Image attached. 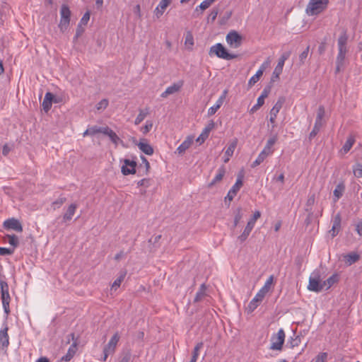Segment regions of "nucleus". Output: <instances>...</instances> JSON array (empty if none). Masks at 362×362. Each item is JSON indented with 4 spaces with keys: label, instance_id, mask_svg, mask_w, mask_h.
Segmentation results:
<instances>
[{
    "label": "nucleus",
    "instance_id": "nucleus-5",
    "mask_svg": "<svg viewBox=\"0 0 362 362\" xmlns=\"http://www.w3.org/2000/svg\"><path fill=\"white\" fill-rule=\"evenodd\" d=\"M60 22L59 28L62 32H64L67 30L70 23L71 11L69 6L66 4H63L60 9Z\"/></svg>",
    "mask_w": 362,
    "mask_h": 362
},
{
    "label": "nucleus",
    "instance_id": "nucleus-25",
    "mask_svg": "<svg viewBox=\"0 0 362 362\" xmlns=\"http://www.w3.org/2000/svg\"><path fill=\"white\" fill-rule=\"evenodd\" d=\"M345 190V185L343 182L339 183L334 189L333 194L334 196V202H337L343 195Z\"/></svg>",
    "mask_w": 362,
    "mask_h": 362
},
{
    "label": "nucleus",
    "instance_id": "nucleus-33",
    "mask_svg": "<svg viewBox=\"0 0 362 362\" xmlns=\"http://www.w3.org/2000/svg\"><path fill=\"white\" fill-rule=\"evenodd\" d=\"M206 286L205 284H202L200 286L199 291L196 293V296H195V298L194 300V301L195 303L202 300L203 298L206 296Z\"/></svg>",
    "mask_w": 362,
    "mask_h": 362
},
{
    "label": "nucleus",
    "instance_id": "nucleus-36",
    "mask_svg": "<svg viewBox=\"0 0 362 362\" xmlns=\"http://www.w3.org/2000/svg\"><path fill=\"white\" fill-rule=\"evenodd\" d=\"M278 136L277 134H274L267 141V144L264 146V149H266L267 151H269L272 153L273 151L272 149V146L274 145V144L277 141Z\"/></svg>",
    "mask_w": 362,
    "mask_h": 362
},
{
    "label": "nucleus",
    "instance_id": "nucleus-12",
    "mask_svg": "<svg viewBox=\"0 0 362 362\" xmlns=\"http://www.w3.org/2000/svg\"><path fill=\"white\" fill-rule=\"evenodd\" d=\"M123 163L124 165L121 168V172L124 175L136 173V167L137 165L136 161L124 159Z\"/></svg>",
    "mask_w": 362,
    "mask_h": 362
},
{
    "label": "nucleus",
    "instance_id": "nucleus-9",
    "mask_svg": "<svg viewBox=\"0 0 362 362\" xmlns=\"http://www.w3.org/2000/svg\"><path fill=\"white\" fill-rule=\"evenodd\" d=\"M285 339V332L283 329H280L276 335H273L271 339L270 349L280 351L282 349Z\"/></svg>",
    "mask_w": 362,
    "mask_h": 362
},
{
    "label": "nucleus",
    "instance_id": "nucleus-64",
    "mask_svg": "<svg viewBox=\"0 0 362 362\" xmlns=\"http://www.w3.org/2000/svg\"><path fill=\"white\" fill-rule=\"evenodd\" d=\"M356 231L357 232V233L361 236L362 235V221H359L356 224Z\"/></svg>",
    "mask_w": 362,
    "mask_h": 362
},
{
    "label": "nucleus",
    "instance_id": "nucleus-47",
    "mask_svg": "<svg viewBox=\"0 0 362 362\" xmlns=\"http://www.w3.org/2000/svg\"><path fill=\"white\" fill-rule=\"evenodd\" d=\"M327 358V354L326 352L320 353L316 357L313 359L312 362H325Z\"/></svg>",
    "mask_w": 362,
    "mask_h": 362
},
{
    "label": "nucleus",
    "instance_id": "nucleus-44",
    "mask_svg": "<svg viewBox=\"0 0 362 362\" xmlns=\"http://www.w3.org/2000/svg\"><path fill=\"white\" fill-rule=\"evenodd\" d=\"M353 172L355 177L358 178L362 177V164L356 163L353 166Z\"/></svg>",
    "mask_w": 362,
    "mask_h": 362
},
{
    "label": "nucleus",
    "instance_id": "nucleus-49",
    "mask_svg": "<svg viewBox=\"0 0 362 362\" xmlns=\"http://www.w3.org/2000/svg\"><path fill=\"white\" fill-rule=\"evenodd\" d=\"M84 25H81V24L78 23L76 28V35L74 37V42L76 41L79 37H81L83 33L85 31V28H83Z\"/></svg>",
    "mask_w": 362,
    "mask_h": 362
},
{
    "label": "nucleus",
    "instance_id": "nucleus-3",
    "mask_svg": "<svg viewBox=\"0 0 362 362\" xmlns=\"http://www.w3.org/2000/svg\"><path fill=\"white\" fill-rule=\"evenodd\" d=\"M216 54L218 58L230 60L237 57L236 54H230L221 43H217L210 48L209 54Z\"/></svg>",
    "mask_w": 362,
    "mask_h": 362
},
{
    "label": "nucleus",
    "instance_id": "nucleus-26",
    "mask_svg": "<svg viewBox=\"0 0 362 362\" xmlns=\"http://www.w3.org/2000/svg\"><path fill=\"white\" fill-rule=\"evenodd\" d=\"M104 134L108 136L112 142L115 145H117L119 141L122 142L117 134L108 127H105Z\"/></svg>",
    "mask_w": 362,
    "mask_h": 362
},
{
    "label": "nucleus",
    "instance_id": "nucleus-57",
    "mask_svg": "<svg viewBox=\"0 0 362 362\" xmlns=\"http://www.w3.org/2000/svg\"><path fill=\"white\" fill-rule=\"evenodd\" d=\"M289 343L291 348L298 346L300 344V337L299 336H296L295 338L291 339Z\"/></svg>",
    "mask_w": 362,
    "mask_h": 362
},
{
    "label": "nucleus",
    "instance_id": "nucleus-50",
    "mask_svg": "<svg viewBox=\"0 0 362 362\" xmlns=\"http://www.w3.org/2000/svg\"><path fill=\"white\" fill-rule=\"evenodd\" d=\"M105 127H99L98 126H93L89 127L90 135H95L98 133H102L104 134Z\"/></svg>",
    "mask_w": 362,
    "mask_h": 362
},
{
    "label": "nucleus",
    "instance_id": "nucleus-6",
    "mask_svg": "<svg viewBox=\"0 0 362 362\" xmlns=\"http://www.w3.org/2000/svg\"><path fill=\"white\" fill-rule=\"evenodd\" d=\"M0 286H1V301L4 312L6 314H9L10 308H9V303L11 300V297L8 293V285L4 281H0Z\"/></svg>",
    "mask_w": 362,
    "mask_h": 362
},
{
    "label": "nucleus",
    "instance_id": "nucleus-61",
    "mask_svg": "<svg viewBox=\"0 0 362 362\" xmlns=\"http://www.w3.org/2000/svg\"><path fill=\"white\" fill-rule=\"evenodd\" d=\"M218 11L217 8H213L209 15L208 18L211 19V21H214L217 17Z\"/></svg>",
    "mask_w": 362,
    "mask_h": 362
},
{
    "label": "nucleus",
    "instance_id": "nucleus-11",
    "mask_svg": "<svg viewBox=\"0 0 362 362\" xmlns=\"http://www.w3.org/2000/svg\"><path fill=\"white\" fill-rule=\"evenodd\" d=\"M8 330V325L6 323H4V327L0 330V351H3L4 354H6L9 345Z\"/></svg>",
    "mask_w": 362,
    "mask_h": 362
},
{
    "label": "nucleus",
    "instance_id": "nucleus-2",
    "mask_svg": "<svg viewBox=\"0 0 362 362\" xmlns=\"http://www.w3.org/2000/svg\"><path fill=\"white\" fill-rule=\"evenodd\" d=\"M328 3L329 0H310L305 11L309 16L317 15L327 8Z\"/></svg>",
    "mask_w": 362,
    "mask_h": 362
},
{
    "label": "nucleus",
    "instance_id": "nucleus-52",
    "mask_svg": "<svg viewBox=\"0 0 362 362\" xmlns=\"http://www.w3.org/2000/svg\"><path fill=\"white\" fill-rule=\"evenodd\" d=\"M185 44L187 46H190V48L194 45V38L190 32H188L185 36Z\"/></svg>",
    "mask_w": 362,
    "mask_h": 362
},
{
    "label": "nucleus",
    "instance_id": "nucleus-16",
    "mask_svg": "<svg viewBox=\"0 0 362 362\" xmlns=\"http://www.w3.org/2000/svg\"><path fill=\"white\" fill-rule=\"evenodd\" d=\"M265 296L262 295L260 292H257L254 298L250 302L247 307V310L248 313H252L259 305V303L263 300Z\"/></svg>",
    "mask_w": 362,
    "mask_h": 362
},
{
    "label": "nucleus",
    "instance_id": "nucleus-54",
    "mask_svg": "<svg viewBox=\"0 0 362 362\" xmlns=\"http://www.w3.org/2000/svg\"><path fill=\"white\" fill-rule=\"evenodd\" d=\"M77 346H78V339H76L73 343L71 345V346L69 347V350H68V354L72 355L73 356H74V354H76V351H77Z\"/></svg>",
    "mask_w": 362,
    "mask_h": 362
},
{
    "label": "nucleus",
    "instance_id": "nucleus-55",
    "mask_svg": "<svg viewBox=\"0 0 362 362\" xmlns=\"http://www.w3.org/2000/svg\"><path fill=\"white\" fill-rule=\"evenodd\" d=\"M14 252V249L7 247H0V255H11Z\"/></svg>",
    "mask_w": 362,
    "mask_h": 362
},
{
    "label": "nucleus",
    "instance_id": "nucleus-60",
    "mask_svg": "<svg viewBox=\"0 0 362 362\" xmlns=\"http://www.w3.org/2000/svg\"><path fill=\"white\" fill-rule=\"evenodd\" d=\"M272 83H270L269 85L267 86L264 90H262V93H261V96H263L264 98H267L269 94L271 92V89H272Z\"/></svg>",
    "mask_w": 362,
    "mask_h": 362
},
{
    "label": "nucleus",
    "instance_id": "nucleus-58",
    "mask_svg": "<svg viewBox=\"0 0 362 362\" xmlns=\"http://www.w3.org/2000/svg\"><path fill=\"white\" fill-rule=\"evenodd\" d=\"M153 123L151 121H146V124L144 127L141 128V131L143 134H146L148 132H150V130L152 129Z\"/></svg>",
    "mask_w": 362,
    "mask_h": 362
},
{
    "label": "nucleus",
    "instance_id": "nucleus-46",
    "mask_svg": "<svg viewBox=\"0 0 362 362\" xmlns=\"http://www.w3.org/2000/svg\"><path fill=\"white\" fill-rule=\"evenodd\" d=\"M325 115V107L322 105H320L317 109L315 121L322 122V119H323Z\"/></svg>",
    "mask_w": 362,
    "mask_h": 362
},
{
    "label": "nucleus",
    "instance_id": "nucleus-34",
    "mask_svg": "<svg viewBox=\"0 0 362 362\" xmlns=\"http://www.w3.org/2000/svg\"><path fill=\"white\" fill-rule=\"evenodd\" d=\"M274 282V276L273 275H271L268 279L266 281L264 285L263 286V287L259 291V292H260L262 295H264V296H266V294L269 292V289H270V287H271V285L273 284Z\"/></svg>",
    "mask_w": 362,
    "mask_h": 362
},
{
    "label": "nucleus",
    "instance_id": "nucleus-28",
    "mask_svg": "<svg viewBox=\"0 0 362 362\" xmlns=\"http://www.w3.org/2000/svg\"><path fill=\"white\" fill-rule=\"evenodd\" d=\"M355 143V138L354 136L350 135L344 146H342L341 151H342L344 153H347L350 149L352 148L353 145Z\"/></svg>",
    "mask_w": 362,
    "mask_h": 362
},
{
    "label": "nucleus",
    "instance_id": "nucleus-22",
    "mask_svg": "<svg viewBox=\"0 0 362 362\" xmlns=\"http://www.w3.org/2000/svg\"><path fill=\"white\" fill-rule=\"evenodd\" d=\"M347 266H351L360 259V255L356 252H351L343 256Z\"/></svg>",
    "mask_w": 362,
    "mask_h": 362
},
{
    "label": "nucleus",
    "instance_id": "nucleus-37",
    "mask_svg": "<svg viewBox=\"0 0 362 362\" xmlns=\"http://www.w3.org/2000/svg\"><path fill=\"white\" fill-rule=\"evenodd\" d=\"M262 71L258 70L256 74L252 76L249 81H248V86L249 88L252 87L260 78V77L262 76Z\"/></svg>",
    "mask_w": 362,
    "mask_h": 362
},
{
    "label": "nucleus",
    "instance_id": "nucleus-1",
    "mask_svg": "<svg viewBox=\"0 0 362 362\" xmlns=\"http://www.w3.org/2000/svg\"><path fill=\"white\" fill-rule=\"evenodd\" d=\"M348 40V36L346 32H343L338 39V49L339 52L337 57L336 60V74L340 72L341 68L344 66L345 57L346 54V42Z\"/></svg>",
    "mask_w": 362,
    "mask_h": 362
},
{
    "label": "nucleus",
    "instance_id": "nucleus-51",
    "mask_svg": "<svg viewBox=\"0 0 362 362\" xmlns=\"http://www.w3.org/2000/svg\"><path fill=\"white\" fill-rule=\"evenodd\" d=\"M309 49L310 47L308 46L306 49L299 55V62L300 65L304 64L305 60L308 56Z\"/></svg>",
    "mask_w": 362,
    "mask_h": 362
},
{
    "label": "nucleus",
    "instance_id": "nucleus-10",
    "mask_svg": "<svg viewBox=\"0 0 362 362\" xmlns=\"http://www.w3.org/2000/svg\"><path fill=\"white\" fill-rule=\"evenodd\" d=\"M226 40L227 43L233 48H238L242 44V36L235 30L229 32Z\"/></svg>",
    "mask_w": 362,
    "mask_h": 362
},
{
    "label": "nucleus",
    "instance_id": "nucleus-19",
    "mask_svg": "<svg viewBox=\"0 0 362 362\" xmlns=\"http://www.w3.org/2000/svg\"><path fill=\"white\" fill-rule=\"evenodd\" d=\"M227 93V90H223L222 95L217 100L216 104L208 110V116H212L221 107V106L223 103V101L226 97Z\"/></svg>",
    "mask_w": 362,
    "mask_h": 362
},
{
    "label": "nucleus",
    "instance_id": "nucleus-39",
    "mask_svg": "<svg viewBox=\"0 0 362 362\" xmlns=\"http://www.w3.org/2000/svg\"><path fill=\"white\" fill-rule=\"evenodd\" d=\"M148 114V109H146L145 110H140L139 115H137L136 118L135 119L134 124L136 125L139 124L145 119V117H146V115Z\"/></svg>",
    "mask_w": 362,
    "mask_h": 362
},
{
    "label": "nucleus",
    "instance_id": "nucleus-31",
    "mask_svg": "<svg viewBox=\"0 0 362 362\" xmlns=\"http://www.w3.org/2000/svg\"><path fill=\"white\" fill-rule=\"evenodd\" d=\"M225 173V168L223 167L220 168L218 170V173L216 174L215 177L212 180L211 182L209 183L208 187L210 188L213 187L214 185H216V182L221 181L223 179Z\"/></svg>",
    "mask_w": 362,
    "mask_h": 362
},
{
    "label": "nucleus",
    "instance_id": "nucleus-53",
    "mask_svg": "<svg viewBox=\"0 0 362 362\" xmlns=\"http://www.w3.org/2000/svg\"><path fill=\"white\" fill-rule=\"evenodd\" d=\"M214 1L215 0H204L200 4L199 8L202 11L206 10L214 3Z\"/></svg>",
    "mask_w": 362,
    "mask_h": 362
},
{
    "label": "nucleus",
    "instance_id": "nucleus-13",
    "mask_svg": "<svg viewBox=\"0 0 362 362\" xmlns=\"http://www.w3.org/2000/svg\"><path fill=\"white\" fill-rule=\"evenodd\" d=\"M4 228L7 230H13L16 232H22L23 226L21 222L15 218H11L6 220L3 223Z\"/></svg>",
    "mask_w": 362,
    "mask_h": 362
},
{
    "label": "nucleus",
    "instance_id": "nucleus-41",
    "mask_svg": "<svg viewBox=\"0 0 362 362\" xmlns=\"http://www.w3.org/2000/svg\"><path fill=\"white\" fill-rule=\"evenodd\" d=\"M291 54V51H288V52L283 53L282 55L281 56V57L279 58L276 66L283 69L285 61L289 58Z\"/></svg>",
    "mask_w": 362,
    "mask_h": 362
},
{
    "label": "nucleus",
    "instance_id": "nucleus-8",
    "mask_svg": "<svg viewBox=\"0 0 362 362\" xmlns=\"http://www.w3.org/2000/svg\"><path fill=\"white\" fill-rule=\"evenodd\" d=\"M324 288L323 282H321L319 272H314L309 278L308 288L310 291L320 292Z\"/></svg>",
    "mask_w": 362,
    "mask_h": 362
},
{
    "label": "nucleus",
    "instance_id": "nucleus-48",
    "mask_svg": "<svg viewBox=\"0 0 362 362\" xmlns=\"http://www.w3.org/2000/svg\"><path fill=\"white\" fill-rule=\"evenodd\" d=\"M66 202V198L60 197L57 199H56L54 202H52V206L54 209H56L57 208H59L64 203Z\"/></svg>",
    "mask_w": 362,
    "mask_h": 362
},
{
    "label": "nucleus",
    "instance_id": "nucleus-20",
    "mask_svg": "<svg viewBox=\"0 0 362 362\" xmlns=\"http://www.w3.org/2000/svg\"><path fill=\"white\" fill-rule=\"evenodd\" d=\"M54 99V95L50 92H47L45 93L43 102H42V107L45 112H47L52 107V103L54 101L57 103V101Z\"/></svg>",
    "mask_w": 362,
    "mask_h": 362
},
{
    "label": "nucleus",
    "instance_id": "nucleus-59",
    "mask_svg": "<svg viewBox=\"0 0 362 362\" xmlns=\"http://www.w3.org/2000/svg\"><path fill=\"white\" fill-rule=\"evenodd\" d=\"M108 105V100L107 99H103L100 100L97 105V110H100L102 109H105Z\"/></svg>",
    "mask_w": 362,
    "mask_h": 362
},
{
    "label": "nucleus",
    "instance_id": "nucleus-7",
    "mask_svg": "<svg viewBox=\"0 0 362 362\" xmlns=\"http://www.w3.org/2000/svg\"><path fill=\"white\" fill-rule=\"evenodd\" d=\"M119 338L120 337L118 332L115 333L114 335L111 337L107 344L105 346L103 349V361H105L107 360L109 355L113 354L115 353Z\"/></svg>",
    "mask_w": 362,
    "mask_h": 362
},
{
    "label": "nucleus",
    "instance_id": "nucleus-32",
    "mask_svg": "<svg viewBox=\"0 0 362 362\" xmlns=\"http://www.w3.org/2000/svg\"><path fill=\"white\" fill-rule=\"evenodd\" d=\"M236 145H237V141H234L227 148V149L225 152V156H224V160H223L224 163L228 162V160H230V157H231L233 154V152L235 151Z\"/></svg>",
    "mask_w": 362,
    "mask_h": 362
},
{
    "label": "nucleus",
    "instance_id": "nucleus-17",
    "mask_svg": "<svg viewBox=\"0 0 362 362\" xmlns=\"http://www.w3.org/2000/svg\"><path fill=\"white\" fill-rule=\"evenodd\" d=\"M341 217L339 214L335 215L332 220V227L329 233L332 238H334L341 230Z\"/></svg>",
    "mask_w": 362,
    "mask_h": 362
},
{
    "label": "nucleus",
    "instance_id": "nucleus-42",
    "mask_svg": "<svg viewBox=\"0 0 362 362\" xmlns=\"http://www.w3.org/2000/svg\"><path fill=\"white\" fill-rule=\"evenodd\" d=\"M204 344L202 341H200L196 344V346L194 348V350L192 351V360H194L197 361L198 356H199V350L203 347Z\"/></svg>",
    "mask_w": 362,
    "mask_h": 362
},
{
    "label": "nucleus",
    "instance_id": "nucleus-56",
    "mask_svg": "<svg viewBox=\"0 0 362 362\" xmlns=\"http://www.w3.org/2000/svg\"><path fill=\"white\" fill-rule=\"evenodd\" d=\"M89 19H90V12L86 11L83 14V17L81 18V19L79 22V24H81V25H86Z\"/></svg>",
    "mask_w": 362,
    "mask_h": 362
},
{
    "label": "nucleus",
    "instance_id": "nucleus-24",
    "mask_svg": "<svg viewBox=\"0 0 362 362\" xmlns=\"http://www.w3.org/2000/svg\"><path fill=\"white\" fill-rule=\"evenodd\" d=\"M171 0H161L156 8L155 13L158 18L163 15L165 8L170 5Z\"/></svg>",
    "mask_w": 362,
    "mask_h": 362
},
{
    "label": "nucleus",
    "instance_id": "nucleus-35",
    "mask_svg": "<svg viewBox=\"0 0 362 362\" xmlns=\"http://www.w3.org/2000/svg\"><path fill=\"white\" fill-rule=\"evenodd\" d=\"M5 239L8 241V243L13 246L12 249H15L19 245V240L17 235H6Z\"/></svg>",
    "mask_w": 362,
    "mask_h": 362
},
{
    "label": "nucleus",
    "instance_id": "nucleus-27",
    "mask_svg": "<svg viewBox=\"0 0 362 362\" xmlns=\"http://www.w3.org/2000/svg\"><path fill=\"white\" fill-rule=\"evenodd\" d=\"M137 146L146 155L151 156L153 153V147L148 143L140 141Z\"/></svg>",
    "mask_w": 362,
    "mask_h": 362
},
{
    "label": "nucleus",
    "instance_id": "nucleus-21",
    "mask_svg": "<svg viewBox=\"0 0 362 362\" xmlns=\"http://www.w3.org/2000/svg\"><path fill=\"white\" fill-rule=\"evenodd\" d=\"M182 84L183 83L182 81L177 83H174L173 85L168 87L166 90L163 93H162L160 96L162 98H167L169 95L178 92L182 88Z\"/></svg>",
    "mask_w": 362,
    "mask_h": 362
},
{
    "label": "nucleus",
    "instance_id": "nucleus-62",
    "mask_svg": "<svg viewBox=\"0 0 362 362\" xmlns=\"http://www.w3.org/2000/svg\"><path fill=\"white\" fill-rule=\"evenodd\" d=\"M138 186H145L148 187L150 185V180L149 179H142L137 182Z\"/></svg>",
    "mask_w": 362,
    "mask_h": 362
},
{
    "label": "nucleus",
    "instance_id": "nucleus-45",
    "mask_svg": "<svg viewBox=\"0 0 362 362\" xmlns=\"http://www.w3.org/2000/svg\"><path fill=\"white\" fill-rule=\"evenodd\" d=\"M126 276V272H124L123 273H122L115 280V281L113 282L112 285V288H115V289H117L118 287H119L121 283L123 281L124 277Z\"/></svg>",
    "mask_w": 362,
    "mask_h": 362
},
{
    "label": "nucleus",
    "instance_id": "nucleus-18",
    "mask_svg": "<svg viewBox=\"0 0 362 362\" xmlns=\"http://www.w3.org/2000/svg\"><path fill=\"white\" fill-rule=\"evenodd\" d=\"M214 127L215 123L214 122L213 120H211L206 126V127L204 129L202 134L197 139V141L200 144L204 143V141L208 138L210 132L214 128Z\"/></svg>",
    "mask_w": 362,
    "mask_h": 362
},
{
    "label": "nucleus",
    "instance_id": "nucleus-43",
    "mask_svg": "<svg viewBox=\"0 0 362 362\" xmlns=\"http://www.w3.org/2000/svg\"><path fill=\"white\" fill-rule=\"evenodd\" d=\"M282 71H283L282 68L279 67L277 66L275 67V69L273 71L272 76L271 77L270 83L275 82L276 80H278L279 78V76L282 73Z\"/></svg>",
    "mask_w": 362,
    "mask_h": 362
},
{
    "label": "nucleus",
    "instance_id": "nucleus-23",
    "mask_svg": "<svg viewBox=\"0 0 362 362\" xmlns=\"http://www.w3.org/2000/svg\"><path fill=\"white\" fill-rule=\"evenodd\" d=\"M78 205L75 203L71 204L66 213L63 215V221L66 222L71 221L76 212Z\"/></svg>",
    "mask_w": 362,
    "mask_h": 362
},
{
    "label": "nucleus",
    "instance_id": "nucleus-14",
    "mask_svg": "<svg viewBox=\"0 0 362 362\" xmlns=\"http://www.w3.org/2000/svg\"><path fill=\"white\" fill-rule=\"evenodd\" d=\"M284 102H285V98L279 97L278 100L274 105V107L272 108V110L270 111V118H269V121L271 123H272V124L275 123L277 114L281 109Z\"/></svg>",
    "mask_w": 362,
    "mask_h": 362
},
{
    "label": "nucleus",
    "instance_id": "nucleus-15",
    "mask_svg": "<svg viewBox=\"0 0 362 362\" xmlns=\"http://www.w3.org/2000/svg\"><path fill=\"white\" fill-rule=\"evenodd\" d=\"M243 175H239L236 182L235 185L232 187V188L229 190L228 192L226 197H225V199H228L229 202H231L235 196H236L238 192L240 190L241 187L243 186Z\"/></svg>",
    "mask_w": 362,
    "mask_h": 362
},
{
    "label": "nucleus",
    "instance_id": "nucleus-29",
    "mask_svg": "<svg viewBox=\"0 0 362 362\" xmlns=\"http://www.w3.org/2000/svg\"><path fill=\"white\" fill-rule=\"evenodd\" d=\"M192 144V139L189 137L187 138L177 148V152L179 154H182L187 150Z\"/></svg>",
    "mask_w": 362,
    "mask_h": 362
},
{
    "label": "nucleus",
    "instance_id": "nucleus-63",
    "mask_svg": "<svg viewBox=\"0 0 362 362\" xmlns=\"http://www.w3.org/2000/svg\"><path fill=\"white\" fill-rule=\"evenodd\" d=\"M264 160L262 157H260L259 155H258L256 160L252 163L251 167L255 168L257 165H260Z\"/></svg>",
    "mask_w": 362,
    "mask_h": 362
},
{
    "label": "nucleus",
    "instance_id": "nucleus-30",
    "mask_svg": "<svg viewBox=\"0 0 362 362\" xmlns=\"http://www.w3.org/2000/svg\"><path fill=\"white\" fill-rule=\"evenodd\" d=\"M339 281V276L338 274H333L331 276H329L327 280L323 281L324 287H327V288H329L332 285L337 283Z\"/></svg>",
    "mask_w": 362,
    "mask_h": 362
},
{
    "label": "nucleus",
    "instance_id": "nucleus-4",
    "mask_svg": "<svg viewBox=\"0 0 362 362\" xmlns=\"http://www.w3.org/2000/svg\"><path fill=\"white\" fill-rule=\"evenodd\" d=\"M261 216V213L259 211H256L252 217L249 220L245 226L243 232L241 235L238 237V240L240 241V243L245 242L250 234L252 230L253 229L256 221Z\"/></svg>",
    "mask_w": 362,
    "mask_h": 362
},
{
    "label": "nucleus",
    "instance_id": "nucleus-38",
    "mask_svg": "<svg viewBox=\"0 0 362 362\" xmlns=\"http://www.w3.org/2000/svg\"><path fill=\"white\" fill-rule=\"evenodd\" d=\"M322 126V122L315 121L313 130L309 134V139H313L320 132Z\"/></svg>",
    "mask_w": 362,
    "mask_h": 362
},
{
    "label": "nucleus",
    "instance_id": "nucleus-40",
    "mask_svg": "<svg viewBox=\"0 0 362 362\" xmlns=\"http://www.w3.org/2000/svg\"><path fill=\"white\" fill-rule=\"evenodd\" d=\"M234 214H235V217H234L233 227H236L243 216V214L242 212V209L240 207L238 208L235 211Z\"/></svg>",
    "mask_w": 362,
    "mask_h": 362
}]
</instances>
